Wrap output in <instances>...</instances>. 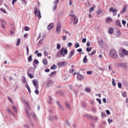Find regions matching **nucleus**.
<instances>
[{
    "instance_id": "c03bdc74",
    "label": "nucleus",
    "mask_w": 128,
    "mask_h": 128,
    "mask_svg": "<svg viewBox=\"0 0 128 128\" xmlns=\"http://www.w3.org/2000/svg\"><path fill=\"white\" fill-rule=\"evenodd\" d=\"M60 47H61L60 44H57V47H56L57 50H60Z\"/></svg>"
},
{
    "instance_id": "2f4dec72",
    "label": "nucleus",
    "mask_w": 128,
    "mask_h": 128,
    "mask_svg": "<svg viewBox=\"0 0 128 128\" xmlns=\"http://www.w3.org/2000/svg\"><path fill=\"white\" fill-rule=\"evenodd\" d=\"M85 91L87 92V93H90V89L89 88H86L85 89Z\"/></svg>"
},
{
    "instance_id": "393cba45",
    "label": "nucleus",
    "mask_w": 128,
    "mask_h": 128,
    "mask_svg": "<svg viewBox=\"0 0 128 128\" xmlns=\"http://www.w3.org/2000/svg\"><path fill=\"white\" fill-rule=\"evenodd\" d=\"M121 34L119 30H118V31L116 32V36L117 37H119Z\"/></svg>"
},
{
    "instance_id": "c9c22d12",
    "label": "nucleus",
    "mask_w": 128,
    "mask_h": 128,
    "mask_svg": "<svg viewBox=\"0 0 128 128\" xmlns=\"http://www.w3.org/2000/svg\"><path fill=\"white\" fill-rule=\"evenodd\" d=\"M12 108H13V110H14V112H15L16 113H17V112H18L17 108H16L15 106H14L12 107Z\"/></svg>"
},
{
    "instance_id": "0e129e2a",
    "label": "nucleus",
    "mask_w": 128,
    "mask_h": 128,
    "mask_svg": "<svg viewBox=\"0 0 128 128\" xmlns=\"http://www.w3.org/2000/svg\"><path fill=\"white\" fill-rule=\"evenodd\" d=\"M42 56V54L41 53H38V54H37V56H38V57H41Z\"/></svg>"
},
{
    "instance_id": "69168bd1",
    "label": "nucleus",
    "mask_w": 128,
    "mask_h": 128,
    "mask_svg": "<svg viewBox=\"0 0 128 128\" xmlns=\"http://www.w3.org/2000/svg\"><path fill=\"white\" fill-rule=\"evenodd\" d=\"M42 42H44V40L41 39V40H40V41H39V44H42Z\"/></svg>"
},
{
    "instance_id": "9d476101",
    "label": "nucleus",
    "mask_w": 128,
    "mask_h": 128,
    "mask_svg": "<svg viewBox=\"0 0 128 128\" xmlns=\"http://www.w3.org/2000/svg\"><path fill=\"white\" fill-rule=\"evenodd\" d=\"M54 26V23H51L48 26V30H51Z\"/></svg>"
},
{
    "instance_id": "a878e982",
    "label": "nucleus",
    "mask_w": 128,
    "mask_h": 128,
    "mask_svg": "<svg viewBox=\"0 0 128 128\" xmlns=\"http://www.w3.org/2000/svg\"><path fill=\"white\" fill-rule=\"evenodd\" d=\"M56 74V72H52L50 74V77H52L54 76H55Z\"/></svg>"
},
{
    "instance_id": "338daca9",
    "label": "nucleus",
    "mask_w": 128,
    "mask_h": 128,
    "mask_svg": "<svg viewBox=\"0 0 128 128\" xmlns=\"http://www.w3.org/2000/svg\"><path fill=\"white\" fill-rule=\"evenodd\" d=\"M0 21L1 22L3 23L4 24H6L5 21H4L3 20H0Z\"/></svg>"
},
{
    "instance_id": "4c0bfd02",
    "label": "nucleus",
    "mask_w": 128,
    "mask_h": 128,
    "mask_svg": "<svg viewBox=\"0 0 128 128\" xmlns=\"http://www.w3.org/2000/svg\"><path fill=\"white\" fill-rule=\"evenodd\" d=\"M26 114H28L29 119L30 120V112H28V110H26Z\"/></svg>"
},
{
    "instance_id": "f3484780",
    "label": "nucleus",
    "mask_w": 128,
    "mask_h": 128,
    "mask_svg": "<svg viewBox=\"0 0 128 128\" xmlns=\"http://www.w3.org/2000/svg\"><path fill=\"white\" fill-rule=\"evenodd\" d=\"M57 105L58 106L60 107V108L62 110H64V107L61 106L60 104V102H56Z\"/></svg>"
},
{
    "instance_id": "c756f323",
    "label": "nucleus",
    "mask_w": 128,
    "mask_h": 128,
    "mask_svg": "<svg viewBox=\"0 0 128 128\" xmlns=\"http://www.w3.org/2000/svg\"><path fill=\"white\" fill-rule=\"evenodd\" d=\"M20 43V39H18V40L17 41L16 44V46H19Z\"/></svg>"
},
{
    "instance_id": "de8ad7c7",
    "label": "nucleus",
    "mask_w": 128,
    "mask_h": 128,
    "mask_svg": "<svg viewBox=\"0 0 128 128\" xmlns=\"http://www.w3.org/2000/svg\"><path fill=\"white\" fill-rule=\"evenodd\" d=\"M28 33L24 34V38H26L28 37Z\"/></svg>"
},
{
    "instance_id": "6e6552de",
    "label": "nucleus",
    "mask_w": 128,
    "mask_h": 128,
    "mask_svg": "<svg viewBox=\"0 0 128 128\" xmlns=\"http://www.w3.org/2000/svg\"><path fill=\"white\" fill-rule=\"evenodd\" d=\"M110 10L113 12L114 16L117 15V12H118V10L116 9H115L113 8H110Z\"/></svg>"
},
{
    "instance_id": "79ce46f5",
    "label": "nucleus",
    "mask_w": 128,
    "mask_h": 128,
    "mask_svg": "<svg viewBox=\"0 0 128 128\" xmlns=\"http://www.w3.org/2000/svg\"><path fill=\"white\" fill-rule=\"evenodd\" d=\"M118 86L119 88H121L122 86V84L121 83H118Z\"/></svg>"
},
{
    "instance_id": "bb28decb",
    "label": "nucleus",
    "mask_w": 128,
    "mask_h": 128,
    "mask_svg": "<svg viewBox=\"0 0 128 128\" xmlns=\"http://www.w3.org/2000/svg\"><path fill=\"white\" fill-rule=\"evenodd\" d=\"M57 66H56V65L55 64H53L51 68H50V70H56V69Z\"/></svg>"
},
{
    "instance_id": "6ab92c4d",
    "label": "nucleus",
    "mask_w": 128,
    "mask_h": 128,
    "mask_svg": "<svg viewBox=\"0 0 128 128\" xmlns=\"http://www.w3.org/2000/svg\"><path fill=\"white\" fill-rule=\"evenodd\" d=\"M96 53V50H94L92 51V53L91 54H90L88 53V56H93L94 54H95Z\"/></svg>"
},
{
    "instance_id": "ddd939ff",
    "label": "nucleus",
    "mask_w": 128,
    "mask_h": 128,
    "mask_svg": "<svg viewBox=\"0 0 128 128\" xmlns=\"http://www.w3.org/2000/svg\"><path fill=\"white\" fill-rule=\"evenodd\" d=\"M32 82H33V84H34V86H35L36 89L38 88V86H37V84H38L37 81L36 80H34L32 81Z\"/></svg>"
},
{
    "instance_id": "ea45409f",
    "label": "nucleus",
    "mask_w": 128,
    "mask_h": 128,
    "mask_svg": "<svg viewBox=\"0 0 128 128\" xmlns=\"http://www.w3.org/2000/svg\"><path fill=\"white\" fill-rule=\"evenodd\" d=\"M86 50L88 52H90L92 50V48H86Z\"/></svg>"
},
{
    "instance_id": "473e14b6",
    "label": "nucleus",
    "mask_w": 128,
    "mask_h": 128,
    "mask_svg": "<svg viewBox=\"0 0 128 128\" xmlns=\"http://www.w3.org/2000/svg\"><path fill=\"white\" fill-rule=\"evenodd\" d=\"M28 60L29 62H31L32 60V55H30L29 57L28 58Z\"/></svg>"
},
{
    "instance_id": "39448f33",
    "label": "nucleus",
    "mask_w": 128,
    "mask_h": 128,
    "mask_svg": "<svg viewBox=\"0 0 128 128\" xmlns=\"http://www.w3.org/2000/svg\"><path fill=\"white\" fill-rule=\"evenodd\" d=\"M61 28H62L61 24L60 22H58L56 26V32L58 34H60V32Z\"/></svg>"
},
{
    "instance_id": "7ed1b4c3",
    "label": "nucleus",
    "mask_w": 128,
    "mask_h": 128,
    "mask_svg": "<svg viewBox=\"0 0 128 128\" xmlns=\"http://www.w3.org/2000/svg\"><path fill=\"white\" fill-rule=\"evenodd\" d=\"M68 50L66 48H62L60 50V54H62V57H64L65 55L68 54Z\"/></svg>"
},
{
    "instance_id": "6e6d98bb",
    "label": "nucleus",
    "mask_w": 128,
    "mask_h": 128,
    "mask_svg": "<svg viewBox=\"0 0 128 128\" xmlns=\"http://www.w3.org/2000/svg\"><path fill=\"white\" fill-rule=\"evenodd\" d=\"M56 7H57L56 4H54V6H53V8H52V10H56Z\"/></svg>"
},
{
    "instance_id": "20e7f679",
    "label": "nucleus",
    "mask_w": 128,
    "mask_h": 128,
    "mask_svg": "<svg viewBox=\"0 0 128 128\" xmlns=\"http://www.w3.org/2000/svg\"><path fill=\"white\" fill-rule=\"evenodd\" d=\"M70 17H72V18H73L74 20L73 22V24L74 25L76 24L78 22V18L76 17V15H75V14H70Z\"/></svg>"
},
{
    "instance_id": "774afa93",
    "label": "nucleus",
    "mask_w": 128,
    "mask_h": 128,
    "mask_svg": "<svg viewBox=\"0 0 128 128\" xmlns=\"http://www.w3.org/2000/svg\"><path fill=\"white\" fill-rule=\"evenodd\" d=\"M32 116L34 119H36V116H35V114L34 113L32 114Z\"/></svg>"
},
{
    "instance_id": "aec40b11",
    "label": "nucleus",
    "mask_w": 128,
    "mask_h": 128,
    "mask_svg": "<svg viewBox=\"0 0 128 128\" xmlns=\"http://www.w3.org/2000/svg\"><path fill=\"white\" fill-rule=\"evenodd\" d=\"M74 50H72L70 52V58H71L72 56H74Z\"/></svg>"
},
{
    "instance_id": "c85d7f7f",
    "label": "nucleus",
    "mask_w": 128,
    "mask_h": 128,
    "mask_svg": "<svg viewBox=\"0 0 128 128\" xmlns=\"http://www.w3.org/2000/svg\"><path fill=\"white\" fill-rule=\"evenodd\" d=\"M43 64L44 65H47L48 64V61H47L46 58H44V60H43Z\"/></svg>"
},
{
    "instance_id": "dca6fc26",
    "label": "nucleus",
    "mask_w": 128,
    "mask_h": 128,
    "mask_svg": "<svg viewBox=\"0 0 128 128\" xmlns=\"http://www.w3.org/2000/svg\"><path fill=\"white\" fill-rule=\"evenodd\" d=\"M95 8H96V5L94 4L93 5L92 8H90V10H89L88 12H92L94 10Z\"/></svg>"
},
{
    "instance_id": "8fccbe9b",
    "label": "nucleus",
    "mask_w": 128,
    "mask_h": 128,
    "mask_svg": "<svg viewBox=\"0 0 128 128\" xmlns=\"http://www.w3.org/2000/svg\"><path fill=\"white\" fill-rule=\"evenodd\" d=\"M126 22L124 20H122V25L125 26L126 24Z\"/></svg>"
},
{
    "instance_id": "412c9836",
    "label": "nucleus",
    "mask_w": 128,
    "mask_h": 128,
    "mask_svg": "<svg viewBox=\"0 0 128 128\" xmlns=\"http://www.w3.org/2000/svg\"><path fill=\"white\" fill-rule=\"evenodd\" d=\"M113 32H114V29H113V28H109L108 32L110 34H112L113 33Z\"/></svg>"
},
{
    "instance_id": "2eb2a0df",
    "label": "nucleus",
    "mask_w": 128,
    "mask_h": 128,
    "mask_svg": "<svg viewBox=\"0 0 128 128\" xmlns=\"http://www.w3.org/2000/svg\"><path fill=\"white\" fill-rule=\"evenodd\" d=\"M115 24H116V26H119L120 28H122V25H121V24H120V21L116 20V21Z\"/></svg>"
},
{
    "instance_id": "f8f14e48",
    "label": "nucleus",
    "mask_w": 128,
    "mask_h": 128,
    "mask_svg": "<svg viewBox=\"0 0 128 128\" xmlns=\"http://www.w3.org/2000/svg\"><path fill=\"white\" fill-rule=\"evenodd\" d=\"M122 54L125 55V56H128V51L126 50V49L124 48H122Z\"/></svg>"
},
{
    "instance_id": "5701e85b",
    "label": "nucleus",
    "mask_w": 128,
    "mask_h": 128,
    "mask_svg": "<svg viewBox=\"0 0 128 128\" xmlns=\"http://www.w3.org/2000/svg\"><path fill=\"white\" fill-rule=\"evenodd\" d=\"M24 104H26V106H28V108L30 110L31 108H30V104H28V102L26 101H24Z\"/></svg>"
},
{
    "instance_id": "e2e57ef3",
    "label": "nucleus",
    "mask_w": 128,
    "mask_h": 128,
    "mask_svg": "<svg viewBox=\"0 0 128 128\" xmlns=\"http://www.w3.org/2000/svg\"><path fill=\"white\" fill-rule=\"evenodd\" d=\"M108 121L109 124H110V123L112 122V120H110V119H108Z\"/></svg>"
},
{
    "instance_id": "4be33fe9",
    "label": "nucleus",
    "mask_w": 128,
    "mask_h": 128,
    "mask_svg": "<svg viewBox=\"0 0 128 128\" xmlns=\"http://www.w3.org/2000/svg\"><path fill=\"white\" fill-rule=\"evenodd\" d=\"M30 70H28V75L29 78H34L33 75H32V74H30Z\"/></svg>"
},
{
    "instance_id": "3c124183",
    "label": "nucleus",
    "mask_w": 128,
    "mask_h": 128,
    "mask_svg": "<svg viewBox=\"0 0 128 128\" xmlns=\"http://www.w3.org/2000/svg\"><path fill=\"white\" fill-rule=\"evenodd\" d=\"M34 63H35L36 64H39V62H38V60H34Z\"/></svg>"
},
{
    "instance_id": "052dcab7",
    "label": "nucleus",
    "mask_w": 128,
    "mask_h": 128,
    "mask_svg": "<svg viewBox=\"0 0 128 128\" xmlns=\"http://www.w3.org/2000/svg\"><path fill=\"white\" fill-rule=\"evenodd\" d=\"M106 112L108 115H110V110H106Z\"/></svg>"
},
{
    "instance_id": "f03ea898",
    "label": "nucleus",
    "mask_w": 128,
    "mask_h": 128,
    "mask_svg": "<svg viewBox=\"0 0 128 128\" xmlns=\"http://www.w3.org/2000/svg\"><path fill=\"white\" fill-rule=\"evenodd\" d=\"M34 13L36 16H38V18L39 19L41 18L42 16H41L40 12V10H38V8L36 6L34 8Z\"/></svg>"
},
{
    "instance_id": "b1692460",
    "label": "nucleus",
    "mask_w": 128,
    "mask_h": 128,
    "mask_svg": "<svg viewBox=\"0 0 128 128\" xmlns=\"http://www.w3.org/2000/svg\"><path fill=\"white\" fill-rule=\"evenodd\" d=\"M65 106H66V108H68V110H70L71 109V108H70V106L68 103V102H65Z\"/></svg>"
},
{
    "instance_id": "423d86ee",
    "label": "nucleus",
    "mask_w": 128,
    "mask_h": 128,
    "mask_svg": "<svg viewBox=\"0 0 128 128\" xmlns=\"http://www.w3.org/2000/svg\"><path fill=\"white\" fill-rule=\"evenodd\" d=\"M68 64V62H58V66L62 67V66H66Z\"/></svg>"
},
{
    "instance_id": "58836bf2",
    "label": "nucleus",
    "mask_w": 128,
    "mask_h": 128,
    "mask_svg": "<svg viewBox=\"0 0 128 128\" xmlns=\"http://www.w3.org/2000/svg\"><path fill=\"white\" fill-rule=\"evenodd\" d=\"M122 66L124 67V68H126L128 66L126 64H122Z\"/></svg>"
},
{
    "instance_id": "37998d69",
    "label": "nucleus",
    "mask_w": 128,
    "mask_h": 128,
    "mask_svg": "<svg viewBox=\"0 0 128 128\" xmlns=\"http://www.w3.org/2000/svg\"><path fill=\"white\" fill-rule=\"evenodd\" d=\"M34 93L36 94H39V90H38V88L34 90Z\"/></svg>"
},
{
    "instance_id": "f257e3e1",
    "label": "nucleus",
    "mask_w": 128,
    "mask_h": 128,
    "mask_svg": "<svg viewBox=\"0 0 128 128\" xmlns=\"http://www.w3.org/2000/svg\"><path fill=\"white\" fill-rule=\"evenodd\" d=\"M110 56L111 58L116 59L118 58V55L114 49L110 50Z\"/></svg>"
},
{
    "instance_id": "09e8293b",
    "label": "nucleus",
    "mask_w": 128,
    "mask_h": 128,
    "mask_svg": "<svg viewBox=\"0 0 128 128\" xmlns=\"http://www.w3.org/2000/svg\"><path fill=\"white\" fill-rule=\"evenodd\" d=\"M112 85L114 86H116V84L114 83V78L112 79Z\"/></svg>"
},
{
    "instance_id": "a18cd8bd",
    "label": "nucleus",
    "mask_w": 128,
    "mask_h": 128,
    "mask_svg": "<svg viewBox=\"0 0 128 128\" xmlns=\"http://www.w3.org/2000/svg\"><path fill=\"white\" fill-rule=\"evenodd\" d=\"M96 100L100 104H102V100L100 99L96 98Z\"/></svg>"
},
{
    "instance_id": "1a4fd4ad",
    "label": "nucleus",
    "mask_w": 128,
    "mask_h": 128,
    "mask_svg": "<svg viewBox=\"0 0 128 128\" xmlns=\"http://www.w3.org/2000/svg\"><path fill=\"white\" fill-rule=\"evenodd\" d=\"M78 80H82L84 78V76L81 74H78L77 76Z\"/></svg>"
},
{
    "instance_id": "a19ab883",
    "label": "nucleus",
    "mask_w": 128,
    "mask_h": 128,
    "mask_svg": "<svg viewBox=\"0 0 128 128\" xmlns=\"http://www.w3.org/2000/svg\"><path fill=\"white\" fill-rule=\"evenodd\" d=\"M119 56H120V58H124L125 56L124 54L122 53H119Z\"/></svg>"
},
{
    "instance_id": "0eeeda50",
    "label": "nucleus",
    "mask_w": 128,
    "mask_h": 128,
    "mask_svg": "<svg viewBox=\"0 0 128 128\" xmlns=\"http://www.w3.org/2000/svg\"><path fill=\"white\" fill-rule=\"evenodd\" d=\"M54 84V82L52 80H49L48 81L47 84H46V87L49 88L50 86H52Z\"/></svg>"
},
{
    "instance_id": "680f3d73",
    "label": "nucleus",
    "mask_w": 128,
    "mask_h": 128,
    "mask_svg": "<svg viewBox=\"0 0 128 128\" xmlns=\"http://www.w3.org/2000/svg\"><path fill=\"white\" fill-rule=\"evenodd\" d=\"M8 100L9 101H10L12 104L14 103V102L12 101V100L10 97H8Z\"/></svg>"
},
{
    "instance_id": "5fc2aeb1",
    "label": "nucleus",
    "mask_w": 128,
    "mask_h": 128,
    "mask_svg": "<svg viewBox=\"0 0 128 128\" xmlns=\"http://www.w3.org/2000/svg\"><path fill=\"white\" fill-rule=\"evenodd\" d=\"M26 88L28 90V89H30V86H28V84L26 83Z\"/></svg>"
},
{
    "instance_id": "4d7b16f0",
    "label": "nucleus",
    "mask_w": 128,
    "mask_h": 128,
    "mask_svg": "<svg viewBox=\"0 0 128 128\" xmlns=\"http://www.w3.org/2000/svg\"><path fill=\"white\" fill-rule=\"evenodd\" d=\"M82 48H80V49H78V50H77V52H82Z\"/></svg>"
},
{
    "instance_id": "603ef678",
    "label": "nucleus",
    "mask_w": 128,
    "mask_h": 128,
    "mask_svg": "<svg viewBox=\"0 0 128 128\" xmlns=\"http://www.w3.org/2000/svg\"><path fill=\"white\" fill-rule=\"evenodd\" d=\"M0 11H2L4 13H6L5 9H3L2 8H0Z\"/></svg>"
},
{
    "instance_id": "49530a36",
    "label": "nucleus",
    "mask_w": 128,
    "mask_h": 128,
    "mask_svg": "<svg viewBox=\"0 0 128 128\" xmlns=\"http://www.w3.org/2000/svg\"><path fill=\"white\" fill-rule=\"evenodd\" d=\"M86 74H88L91 75V74H92V71H88V72H86Z\"/></svg>"
},
{
    "instance_id": "7c9ffc66",
    "label": "nucleus",
    "mask_w": 128,
    "mask_h": 128,
    "mask_svg": "<svg viewBox=\"0 0 128 128\" xmlns=\"http://www.w3.org/2000/svg\"><path fill=\"white\" fill-rule=\"evenodd\" d=\"M83 62L84 63H86L88 62V59L86 58V56H84Z\"/></svg>"
},
{
    "instance_id": "a211bd4d",
    "label": "nucleus",
    "mask_w": 128,
    "mask_h": 128,
    "mask_svg": "<svg viewBox=\"0 0 128 128\" xmlns=\"http://www.w3.org/2000/svg\"><path fill=\"white\" fill-rule=\"evenodd\" d=\"M24 30H25L26 32L30 31V28L28 26H24Z\"/></svg>"
},
{
    "instance_id": "f704fd0d",
    "label": "nucleus",
    "mask_w": 128,
    "mask_h": 128,
    "mask_svg": "<svg viewBox=\"0 0 128 128\" xmlns=\"http://www.w3.org/2000/svg\"><path fill=\"white\" fill-rule=\"evenodd\" d=\"M122 96H124V98H126V97L127 94H126L125 92H122Z\"/></svg>"
},
{
    "instance_id": "9b49d317",
    "label": "nucleus",
    "mask_w": 128,
    "mask_h": 128,
    "mask_svg": "<svg viewBox=\"0 0 128 128\" xmlns=\"http://www.w3.org/2000/svg\"><path fill=\"white\" fill-rule=\"evenodd\" d=\"M127 8H128V6L126 4L124 5L123 9H122V11L120 12L121 14H122V13H124L126 11Z\"/></svg>"
},
{
    "instance_id": "e433bc0d",
    "label": "nucleus",
    "mask_w": 128,
    "mask_h": 128,
    "mask_svg": "<svg viewBox=\"0 0 128 128\" xmlns=\"http://www.w3.org/2000/svg\"><path fill=\"white\" fill-rule=\"evenodd\" d=\"M78 47H80V44H78V42H77L76 44H74V48H78Z\"/></svg>"
},
{
    "instance_id": "cd10ccee",
    "label": "nucleus",
    "mask_w": 128,
    "mask_h": 128,
    "mask_svg": "<svg viewBox=\"0 0 128 128\" xmlns=\"http://www.w3.org/2000/svg\"><path fill=\"white\" fill-rule=\"evenodd\" d=\"M86 117L88 118V119H90V120H93V116H90L88 114L86 115Z\"/></svg>"
},
{
    "instance_id": "bf43d9fd",
    "label": "nucleus",
    "mask_w": 128,
    "mask_h": 128,
    "mask_svg": "<svg viewBox=\"0 0 128 128\" xmlns=\"http://www.w3.org/2000/svg\"><path fill=\"white\" fill-rule=\"evenodd\" d=\"M90 42H88L87 43H86V46H90Z\"/></svg>"
},
{
    "instance_id": "72a5a7b5",
    "label": "nucleus",
    "mask_w": 128,
    "mask_h": 128,
    "mask_svg": "<svg viewBox=\"0 0 128 128\" xmlns=\"http://www.w3.org/2000/svg\"><path fill=\"white\" fill-rule=\"evenodd\" d=\"M102 12H102V10L100 9V10H98V12H97V14H100L102 13Z\"/></svg>"
},
{
    "instance_id": "4468645a",
    "label": "nucleus",
    "mask_w": 128,
    "mask_h": 128,
    "mask_svg": "<svg viewBox=\"0 0 128 128\" xmlns=\"http://www.w3.org/2000/svg\"><path fill=\"white\" fill-rule=\"evenodd\" d=\"M112 21V19L110 18H106V22L107 24H110Z\"/></svg>"
},
{
    "instance_id": "13d9d810",
    "label": "nucleus",
    "mask_w": 128,
    "mask_h": 128,
    "mask_svg": "<svg viewBox=\"0 0 128 128\" xmlns=\"http://www.w3.org/2000/svg\"><path fill=\"white\" fill-rule=\"evenodd\" d=\"M102 102H103L106 104V98H102Z\"/></svg>"
},
{
    "instance_id": "864d4df0",
    "label": "nucleus",
    "mask_w": 128,
    "mask_h": 128,
    "mask_svg": "<svg viewBox=\"0 0 128 128\" xmlns=\"http://www.w3.org/2000/svg\"><path fill=\"white\" fill-rule=\"evenodd\" d=\"M72 46V44L71 42H68V47H70Z\"/></svg>"
}]
</instances>
